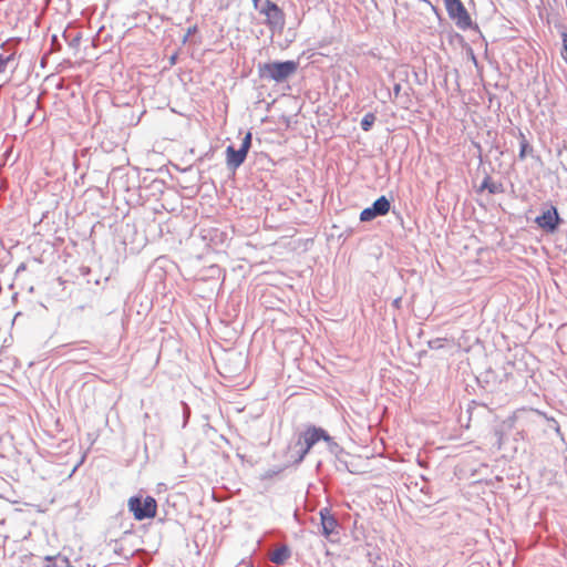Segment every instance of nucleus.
<instances>
[{"label":"nucleus","instance_id":"nucleus-1","mask_svg":"<svg viewBox=\"0 0 567 567\" xmlns=\"http://www.w3.org/2000/svg\"><path fill=\"white\" fill-rule=\"evenodd\" d=\"M298 63L296 61L270 62L258 66L259 76L261 79L282 82L296 73Z\"/></svg>","mask_w":567,"mask_h":567},{"label":"nucleus","instance_id":"nucleus-2","mask_svg":"<svg viewBox=\"0 0 567 567\" xmlns=\"http://www.w3.org/2000/svg\"><path fill=\"white\" fill-rule=\"evenodd\" d=\"M331 440L330 435L321 427L308 426L299 436L296 445L300 447L298 462L302 461L311 447L319 441Z\"/></svg>","mask_w":567,"mask_h":567},{"label":"nucleus","instance_id":"nucleus-3","mask_svg":"<svg viewBox=\"0 0 567 567\" xmlns=\"http://www.w3.org/2000/svg\"><path fill=\"white\" fill-rule=\"evenodd\" d=\"M127 506L136 520L154 518L157 514V503L152 496H146L145 498L138 496L130 497Z\"/></svg>","mask_w":567,"mask_h":567},{"label":"nucleus","instance_id":"nucleus-4","mask_svg":"<svg viewBox=\"0 0 567 567\" xmlns=\"http://www.w3.org/2000/svg\"><path fill=\"white\" fill-rule=\"evenodd\" d=\"M449 17L461 30H468L473 25L472 18L461 0H443Z\"/></svg>","mask_w":567,"mask_h":567},{"label":"nucleus","instance_id":"nucleus-5","mask_svg":"<svg viewBox=\"0 0 567 567\" xmlns=\"http://www.w3.org/2000/svg\"><path fill=\"white\" fill-rule=\"evenodd\" d=\"M251 146V133L247 132L241 147L239 150H235L234 146L229 145L226 150V162L229 167L237 168L239 167L246 159L248 151Z\"/></svg>","mask_w":567,"mask_h":567},{"label":"nucleus","instance_id":"nucleus-6","mask_svg":"<svg viewBox=\"0 0 567 567\" xmlns=\"http://www.w3.org/2000/svg\"><path fill=\"white\" fill-rule=\"evenodd\" d=\"M260 12L266 17L265 23L271 29L281 30L285 25L284 11L271 0H266Z\"/></svg>","mask_w":567,"mask_h":567},{"label":"nucleus","instance_id":"nucleus-7","mask_svg":"<svg viewBox=\"0 0 567 567\" xmlns=\"http://www.w3.org/2000/svg\"><path fill=\"white\" fill-rule=\"evenodd\" d=\"M536 224L548 231L556 230L560 218L557 212V208L554 206H550L548 209H546L540 216L536 217Z\"/></svg>","mask_w":567,"mask_h":567},{"label":"nucleus","instance_id":"nucleus-8","mask_svg":"<svg viewBox=\"0 0 567 567\" xmlns=\"http://www.w3.org/2000/svg\"><path fill=\"white\" fill-rule=\"evenodd\" d=\"M321 532L326 538H330L333 534H338V520L331 514L330 509L323 508L320 511Z\"/></svg>","mask_w":567,"mask_h":567},{"label":"nucleus","instance_id":"nucleus-9","mask_svg":"<svg viewBox=\"0 0 567 567\" xmlns=\"http://www.w3.org/2000/svg\"><path fill=\"white\" fill-rule=\"evenodd\" d=\"M390 207V202L385 196L379 197L372 205V208L378 216L386 215Z\"/></svg>","mask_w":567,"mask_h":567},{"label":"nucleus","instance_id":"nucleus-10","mask_svg":"<svg viewBox=\"0 0 567 567\" xmlns=\"http://www.w3.org/2000/svg\"><path fill=\"white\" fill-rule=\"evenodd\" d=\"M290 556V551L287 547L277 548L272 551L270 560L275 564H284Z\"/></svg>","mask_w":567,"mask_h":567},{"label":"nucleus","instance_id":"nucleus-11","mask_svg":"<svg viewBox=\"0 0 567 567\" xmlns=\"http://www.w3.org/2000/svg\"><path fill=\"white\" fill-rule=\"evenodd\" d=\"M519 140H520V150L518 157L520 161H524L527 156V154L532 153L533 148L530 147L526 136L524 133H519Z\"/></svg>","mask_w":567,"mask_h":567},{"label":"nucleus","instance_id":"nucleus-12","mask_svg":"<svg viewBox=\"0 0 567 567\" xmlns=\"http://www.w3.org/2000/svg\"><path fill=\"white\" fill-rule=\"evenodd\" d=\"M8 68H10L11 71L14 70V68H16L14 54H10L8 56L0 55V74L4 73Z\"/></svg>","mask_w":567,"mask_h":567},{"label":"nucleus","instance_id":"nucleus-13","mask_svg":"<svg viewBox=\"0 0 567 567\" xmlns=\"http://www.w3.org/2000/svg\"><path fill=\"white\" fill-rule=\"evenodd\" d=\"M375 122V116L373 113H367L361 120V127L363 131L368 132Z\"/></svg>","mask_w":567,"mask_h":567},{"label":"nucleus","instance_id":"nucleus-14","mask_svg":"<svg viewBox=\"0 0 567 567\" xmlns=\"http://www.w3.org/2000/svg\"><path fill=\"white\" fill-rule=\"evenodd\" d=\"M378 215L374 213L372 207L365 208L360 214L361 221H369L375 218Z\"/></svg>","mask_w":567,"mask_h":567},{"label":"nucleus","instance_id":"nucleus-15","mask_svg":"<svg viewBox=\"0 0 567 567\" xmlns=\"http://www.w3.org/2000/svg\"><path fill=\"white\" fill-rule=\"evenodd\" d=\"M488 189L491 194H495L498 192V186L491 181L489 177L485 178L482 184V189Z\"/></svg>","mask_w":567,"mask_h":567},{"label":"nucleus","instance_id":"nucleus-16","mask_svg":"<svg viewBox=\"0 0 567 567\" xmlns=\"http://www.w3.org/2000/svg\"><path fill=\"white\" fill-rule=\"evenodd\" d=\"M47 565L45 567H65V565L62 563V564H59L56 560H54L53 558H50L48 557L47 558Z\"/></svg>","mask_w":567,"mask_h":567},{"label":"nucleus","instance_id":"nucleus-17","mask_svg":"<svg viewBox=\"0 0 567 567\" xmlns=\"http://www.w3.org/2000/svg\"><path fill=\"white\" fill-rule=\"evenodd\" d=\"M563 58L565 59L567 56V33H563Z\"/></svg>","mask_w":567,"mask_h":567},{"label":"nucleus","instance_id":"nucleus-18","mask_svg":"<svg viewBox=\"0 0 567 567\" xmlns=\"http://www.w3.org/2000/svg\"><path fill=\"white\" fill-rule=\"evenodd\" d=\"M400 89H401L400 84H396V85L394 86V91H395L396 93L400 91Z\"/></svg>","mask_w":567,"mask_h":567},{"label":"nucleus","instance_id":"nucleus-19","mask_svg":"<svg viewBox=\"0 0 567 567\" xmlns=\"http://www.w3.org/2000/svg\"><path fill=\"white\" fill-rule=\"evenodd\" d=\"M258 1H259V0H254V4H255V7H257Z\"/></svg>","mask_w":567,"mask_h":567},{"label":"nucleus","instance_id":"nucleus-20","mask_svg":"<svg viewBox=\"0 0 567 567\" xmlns=\"http://www.w3.org/2000/svg\"><path fill=\"white\" fill-rule=\"evenodd\" d=\"M564 60L567 62V56Z\"/></svg>","mask_w":567,"mask_h":567}]
</instances>
